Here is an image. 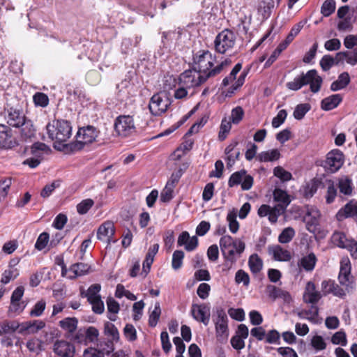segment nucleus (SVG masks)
<instances>
[{"instance_id": "1", "label": "nucleus", "mask_w": 357, "mask_h": 357, "mask_svg": "<svg viewBox=\"0 0 357 357\" xmlns=\"http://www.w3.org/2000/svg\"><path fill=\"white\" fill-rule=\"evenodd\" d=\"M195 67L185 70L178 77V85H183L189 89L198 86L208 79L215 77L231 63L229 59H226L215 66V56L206 50L199 51L194 57Z\"/></svg>"}, {"instance_id": "2", "label": "nucleus", "mask_w": 357, "mask_h": 357, "mask_svg": "<svg viewBox=\"0 0 357 357\" xmlns=\"http://www.w3.org/2000/svg\"><path fill=\"white\" fill-rule=\"evenodd\" d=\"M49 137L55 142V144H61L66 142L72 135V127L70 123L66 120H54L46 126ZM54 148L59 149L56 144Z\"/></svg>"}, {"instance_id": "3", "label": "nucleus", "mask_w": 357, "mask_h": 357, "mask_svg": "<svg viewBox=\"0 0 357 357\" xmlns=\"http://www.w3.org/2000/svg\"><path fill=\"white\" fill-rule=\"evenodd\" d=\"M100 132L93 126H86L79 128L76 135V141L63 145L71 151H78L84 149L85 144H89L96 141Z\"/></svg>"}, {"instance_id": "4", "label": "nucleus", "mask_w": 357, "mask_h": 357, "mask_svg": "<svg viewBox=\"0 0 357 357\" xmlns=\"http://www.w3.org/2000/svg\"><path fill=\"white\" fill-rule=\"evenodd\" d=\"M345 156L343 152L339 149L330 151L324 160L319 162V165L324 168L326 172L334 174L339 171L344 163Z\"/></svg>"}, {"instance_id": "5", "label": "nucleus", "mask_w": 357, "mask_h": 357, "mask_svg": "<svg viewBox=\"0 0 357 357\" xmlns=\"http://www.w3.org/2000/svg\"><path fill=\"white\" fill-rule=\"evenodd\" d=\"M236 41L234 33L229 29H224L220 32L214 40L215 50L220 54H225L234 47Z\"/></svg>"}, {"instance_id": "6", "label": "nucleus", "mask_w": 357, "mask_h": 357, "mask_svg": "<svg viewBox=\"0 0 357 357\" xmlns=\"http://www.w3.org/2000/svg\"><path fill=\"white\" fill-rule=\"evenodd\" d=\"M114 130L119 136L127 137L136 131L134 120L132 116L120 115L114 121Z\"/></svg>"}, {"instance_id": "7", "label": "nucleus", "mask_w": 357, "mask_h": 357, "mask_svg": "<svg viewBox=\"0 0 357 357\" xmlns=\"http://www.w3.org/2000/svg\"><path fill=\"white\" fill-rule=\"evenodd\" d=\"M213 321L217 340L220 342H226L229 336L228 317L223 309L217 310Z\"/></svg>"}, {"instance_id": "8", "label": "nucleus", "mask_w": 357, "mask_h": 357, "mask_svg": "<svg viewBox=\"0 0 357 357\" xmlns=\"http://www.w3.org/2000/svg\"><path fill=\"white\" fill-rule=\"evenodd\" d=\"M171 105V101L165 95L161 93L154 94L149 102V108L154 116H160L165 113Z\"/></svg>"}, {"instance_id": "9", "label": "nucleus", "mask_w": 357, "mask_h": 357, "mask_svg": "<svg viewBox=\"0 0 357 357\" xmlns=\"http://www.w3.org/2000/svg\"><path fill=\"white\" fill-rule=\"evenodd\" d=\"M243 190H250L253 185V177L244 169L233 173L228 181V185L232 188L240 185Z\"/></svg>"}, {"instance_id": "10", "label": "nucleus", "mask_w": 357, "mask_h": 357, "mask_svg": "<svg viewBox=\"0 0 357 357\" xmlns=\"http://www.w3.org/2000/svg\"><path fill=\"white\" fill-rule=\"evenodd\" d=\"M300 75L303 86L310 84V91L314 93L319 91L323 80L316 70H310L306 73H302Z\"/></svg>"}, {"instance_id": "11", "label": "nucleus", "mask_w": 357, "mask_h": 357, "mask_svg": "<svg viewBox=\"0 0 357 357\" xmlns=\"http://www.w3.org/2000/svg\"><path fill=\"white\" fill-rule=\"evenodd\" d=\"M115 234V227L114 223L107 221L102 223L98 229L97 238L102 242H105L107 245L112 243H116L117 239L114 238Z\"/></svg>"}, {"instance_id": "12", "label": "nucleus", "mask_w": 357, "mask_h": 357, "mask_svg": "<svg viewBox=\"0 0 357 357\" xmlns=\"http://www.w3.org/2000/svg\"><path fill=\"white\" fill-rule=\"evenodd\" d=\"M4 119L10 126L14 128H20L26 119L21 110L13 107L5 109Z\"/></svg>"}, {"instance_id": "13", "label": "nucleus", "mask_w": 357, "mask_h": 357, "mask_svg": "<svg viewBox=\"0 0 357 357\" xmlns=\"http://www.w3.org/2000/svg\"><path fill=\"white\" fill-rule=\"evenodd\" d=\"M353 277L351 275V264L349 259H343L340 262V270L338 275L340 283L347 289L352 288Z\"/></svg>"}, {"instance_id": "14", "label": "nucleus", "mask_w": 357, "mask_h": 357, "mask_svg": "<svg viewBox=\"0 0 357 357\" xmlns=\"http://www.w3.org/2000/svg\"><path fill=\"white\" fill-rule=\"evenodd\" d=\"M192 317L197 321L207 326L210 320V307L206 304H192L191 307Z\"/></svg>"}, {"instance_id": "15", "label": "nucleus", "mask_w": 357, "mask_h": 357, "mask_svg": "<svg viewBox=\"0 0 357 357\" xmlns=\"http://www.w3.org/2000/svg\"><path fill=\"white\" fill-rule=\"evenodd\" d=\"M105 334L111 337V340L108 341L105 345L107 348L102 347V349L107 354H109L114 351V345L112 341L117 342L119 339V333L116 327L110 322H107L105 324Z\"/></svg>"}, {"instance_id": "16", "label": "nucleus", "mask_w": 357, "mask_h": 357, "mask_svg": "<svg viewBox=\"0 0 357 357\" xmlns=\"http://www.w3.org/2000/svg\"><path fill=\"white\" fill-rule=\"evenodd\" d=\"M303 297V301L305 303L315 305V304H317L321 299L322 296L320 291L316 290L314 283L309 281L306 284Z\"/></svg>"}, {"instance_id": "17", "label": "nucleus", "mask_w": 357, "mask_h": 357, "mask_svg": "<svg viewBox=\"0 0 357 357\" xmlns=\"http://www.w3.org/2000/svg\"><path fill=\"white\" fill-rule=\"evenodd\" d=\"M54 352L60 357H73L75 354V347L66 340H56L54 344Z\"/></svg>"}, {"instance_id": "18", "label": "nucleus", "mask_w": 357, "mask_h": 357, "mask_svg": "<svg viewBox=\"0 0 357 357\" xmlns=\"http://www.w3.org/2000/svg\"><path fill=\"white\" fill-rule=\"evenodd\" d=\"M198 238L196 236L192 237L188 231H182L178 237L177 245L178 246H184V248L188 252L195 250L198 246Z\"/></svg>"}, {"instance_id": "19", "label": "nucleus", "mask_w": 357, "mask_h": 357, "mask_svg": "<svg viewBox=\"0 0 357 357\" xmlns=\"http://www.w3.org/2000/svg\"><path fill=\"white\" fill-rule=\"evenodd\" d=\"M357 218V201L351 200L344 207L341 208L336 214L339 221L348 218Z\"/></svg>"}, {"instance_id": "20", "label": "nucleus", "mask_w": 357, "mask_h": 357, "mask_svg": "<svg viewBox=\"0 0 357 357\" xmlns=\"http://www.w3.org/2000/svg\"><path fill=\"white\" fill-rule=\"evenodd\" d=\"M45 326V322L41 320L24 321L20 324L18 333L22 335L36 333L39 330L43 328Z\"/></svg>"}, {"instance_id": "21", "label": "nucleus", "mask_w": 357, "mask_h": 357, "mask_svg": "<svg viewBox=\"0 0 357 357\" xmlns=\"http://www.w3.org/2000/svg\"><path fill=\"white\" fill-rule=\"evenodd\" d=\"M245 250V243L241 241L236 243V244L231 246V248H227L225 251L222 252L224 258L234 263L236 261V255H240Z\"/></svg>"}, {"instance_id": "22", "label": "nucleus", "mask_w": 357, "mask_h": 357, "mask_svg": "<svg viewBox=\"0 0 357 357\" xmlns=\"http://www.w3.org/2000/svg\"><path fill=\"white\" fill-rule=\"evenodd\" d=\"M337 187L339 188L340 193L345 196H351L354 188L353 181L349 176H342L338 178Z\"/></svg>"}, {"instance_id": "23", "label": "nucleus", "mask_w": 357, "mask_h": 357, "mask_svg": "<svg viewBox=\"0 0 357 357\" xmlns=\"http://www.w3.org/2000/svg\"><path fill=\"white\" fill-rule=\"evenodd\" d=\"M320 213L317 208H312L309 209L305 216L307 229L313 232L319 225Z\"/></svg>"}, {"instance_id": "24", "label": "nucleus", "mask_w": 357, "mask_h": 357, "mask_svg": "<svg viewBox=\"0 0 357 357\" xmlns=\"http://www.w3.org/2000/svg\"><path fill=\"white\" fill-rule=\"evenodd\" d=\"M325 181L321 177H315L310 180L304 188L305 197H312L320 188H324Z\"/></svg>"}, {"instance_id": "25", "label": "nucleus", "mask_w": 357, "mask_h": 357, "mask_svg": "<svg viewBox=\"0 0 357 357\" xmlns=\"http://www.w3.org/2000/svg\"><path fill=\"white\" fill-rule=\"evenodd\" d=\"M342 101V95L337 93L324 98L321 102V108L324 111H330L336 108Z\"/></svg>"}, {"instance_id": "26", "label": "nucleus", "mask_w": 357, "mask_h": 357, "mask_svg": "<svg viewBox=\"0 0 357 357\" xmlns=\"http://www.w3.org/2000/svg\"><path fill=\"white\" fill-rule=\"evenodd\" d=\"M268 252L273 255L276 261H288L291 259V255L289 251L282 248L280 245H273L268 248Z\"/></svg>"}, {"instance_id": "27", "label": "nucleus", "mask_w": 357, "mask_h": 357, "mask_svg": "<svg viewBox=\"0 0 357 357\" xmlns=\"http://www.w3.org/2000/svg\"><path fill=\"white\" fill-rule=\"evenodd\" d=\"M324 187L326 188L324 195L325 201L327 204H333L337 195V189L335 181L332 179H326Z\"/></svg>"}, {"instance_id": "28", "label": "nucleus", "mask_w": 357, "mask_h": 357, "mask_svg": "<svg viewBox=\"0 0 357 357\" xmlns=\"http://www.w3.org/2000/svg\"><path fill=\"white\" fill-rule=\"evenodd\" d=\"M20 324L16 321L5 320L0 322V335H10L14 337L15 332L20 331Z\"/></svg>"}, {"instance_id": "29", "label": "nucleus", "mask_w": 357, "mask_h": 357, "mask_svg": "<svg viewBox=\"0 0 357 357\" xmlns=\"http://www.w3.org/2000/svg\"><path fill=\"white\" fill-rule=\"evenodd\" d=\"M319 307L317 305H311L308 310H303L297 313L301 319H307L313 324L318 323Z\"/></svg>"}, {"instance_id": "30", "label": "nucleus", "mask_w": 357, "mask_h": 357, "mask_svg": "<svg viewBox=\"0 0 357 357\" xmlns=\"http://www.w3.org/2000/svg\"><path fill=\"white\" fill-rule=\"evenodd\" d=\"M317 261L316 255L313 252H310L298 261V266L305 271H312L315 267Z\"/></svg>"}, {"instance_id": "31", "label": "nucleus", "mask_w": 357, "mask_h": 357, "mask_svg": "<svg viewBox=\"0 0 357 357\" xmlns=\"http://www.w3.org/2000/svg\"><path fill=\"white\" fill-rule=\"evenodd\" d=\"M101 286L100 284H91L85 292L84 290L81 291V296L87 298L89 303L101 299L100 291Z\"/></svg>"}, {"instance_id": "32", "label": "nucleus", "mask_w": 357, "mask_h": 357, "mask_svg": "<svg viewBox=\"0 0 357 357\" xmlns=\"http://www.w3.org/2000/svg\"><path fill=\"white\" fill-rule=\"evenodd\" d=\"M350 82V76L347 72L342 73L337 79L331 84V90L333 91H340L346 88Z\"/></svg>"}, {"instance_id": "33", "label": "nucleus", "mask_w": 357, "mask_h": 357, "mask_svg": "<svg viewBox=\"0 0 357 357\" xmlns=\"http://www.w3.org/2000/svg\"><path fill=\"white\" fill-rule=\"evenodd\" d=\"M238 144L237 141H234L231 142L229 145H228L225 151V153L227 155V167H231L234 165L235 161L238 159L240 152L236 151L233 153L234 148Z\"/></svg>"}, {"instance_id": "34", "label": "nucleus", "mask_w": 357, "mask_h": 357, "mask_svg": "<svg viewBox=\"0 0 357 357\" xmlns=\"http://www.w3.org/2000/svg\"><path fill=\"white\" fill-rule=\"evenodd\" d=\"M20 128H21V137L24 140L31 139L35 137L36 129L31 120L26 119Z\"/></svg>"}, {"instance_id": "35", "label": "nucleus", "mask_w": 357, "mask_h": 357, "mask_svg": "<svg viewBox=\"0 0 357 357\" xmlns=\"http://www.w3.org/2000/svg\"><path fill=\"white\" fill-rule=\"evenodd\" d=\"M351 239H348L344 232L335 231L331 236L332 243L340 248H346Z\"/></svg>"}, {"instance_id": "36", "label": "nucleus", "mask_w": 357, "mask_h": 357, "mask_svg": "<svg viewBox=\"0 0 357 357\" xmlns=\"http://www.w3.org/2000/svg\"><path fill=\"white\" fill-rule=\"evenodd\" d=\"M273 0H260L258 4V12L261 14L264 18L269 17L271 10L274 8Z\"/></svg>"}, {"instance_id": "37", "label": "nucleus", "mask_w": 357, "mask_h": 357, "mask_svg": "<svg viewBox=\"0 0 357 357\" xmlns=\"http://www.w3.org/2000/svg\"><path fill=\"white\" fill-rule=\"evenodd\" d=\"M280 157V151L275 149L266 151H262L257 155L260 162H272L278 160Z\"/></svg>"}, {"instance_id": "38", "label": "nucleus", "mask_w": 357, "mask_h": 357, "mask_svg": "<svg viewBox=\"0 0 357 357\" xmlns=\"http://www.w3.org/2000/svg\"><path fill=\"white\" fill-rule=\"evenodd\" d=\"M90 266L84 263H76L73 264L69 269L70 272L73 273V275L69 276L70 278H75L78 276H82L89 272Z\"/></svg>"}, {"instance_id": "39", "label": "nucleus", "mask_w": 357, "mask_h": 357, "mask_svg": "<svg viewBox=\"0 0 357 357\" xmlns=\"http://www.w3.org/2000/svg\"><path fill=\"white\" fill-rule=\"evenodd\" d=\"M321 285L324 287L329 285V288L326 291V294L331 293L334 296L340 298H343L346 295L345 291L332 280H324L321 282Z\"/></svg>"}, {"instance_id": "40", "label": "nucleus", "mask_w": 357, "mask_h": 357, "mask_svg": "<svg viewBox=\"0 0 357 357\" xmlns=\"http://www.w3.org/2000/svg\"><path fill=\"white\" fill-rule=\"evenodd\" d=\"M11 135L9 128L5 125L0 124V148H8L10 146Z\"/></svg>"}, {"instance_id": "41", "label": "nucleus", "mask_w": 357, "mask_h": 357, "mask_svg": "<svg viewBox=\"0 0 357 357\" xmlns=\"http://www.w3.org/2000/svg\"><path fill=\"white\" fill-rule=\"evenodd\" d=\"M273 199L275 202H278V204L288 206L291 202L289 195L287 192L280 188H276L273 191Z\"/></svg>"}, {"instance_id": "42", "label": "nucleus", "mask_w": 357, "mask_h": 357, "mask_svg": "<svg viewBox=\"0 0 357 357\" xmlns=\"http://www.w3.org/2000/svg\"><path fill=\"white\" fill-rule=\"evenodd\" d=\"M77 323L78 321L76 318L67 317L59 321V326L68 333H73L77 328Z\"/></svg>"}, {"instance_id": "43", "label": "nucleus", "mask_w": 357, "mask_h": 357, "mask_svg": "<svg viewBox=\"0 0 357 357\" xmlns=\"http://www.w3.org/2000/svg\"><path fill=\"white\" fill-rule=\"evenodd\" d=\"M19 275V271L15 266H9V268L2 273L1 282L3 284L9 283Z\"/></svg>"}, {"instance_id": "44", "label": "nucleus", "mask_w": 357, "mask_h": 357, "mask_svg": "<svg viewBox=\"0 0 357 357\" xmlns=\"http://www.w3.org/2000/svg\"><path fill=\"white\" fill-rule=\"evenodd\" d=\"M248 265L252 273H257L261 270L263 262L258 255L253 254L249 258Z\"/></svg>"}, {"instance_id": "45", "label": "nucleus", "mask_w": 357, "mask_h": 357, "mask_svg": "<svg viewBox=\"0 0 357 357\" xmlns=\"http://www.w3.org/2000/svg\"><path fill=\"white\" fill-rule=\"evenodd\" d=\"M250 69L244 70L241 75H239L238 79L235 82V83L229 89L227 96H231L235 91L241 88L245 80V77L249 73Z\"/></svg>"}, {"instance_id": "46", "label": "nucleus", "mask_w": 357, "mask_h": 357, "mask_svg": "<svg viewBox=\"0 0 357 357\" xmlns=\"http://www.w3.org/2000/svg\"><path fill=\"white\" fill-rule=\"evenodd\" d=\"M287 206H284L281 204H276L274 207H271L270 217H268V220L271 223H275L278 221V218L279 216L282 215Z\"/></svg>"}, {"instance_id": "47", "label": "nucleus", "mask_w": 357, "mask_h": 357, "mask_svg": "<svg viewBox=\"0 0 357 357\" xmlns=\"http://www.w3.org/2000/svg\"><path fill=\"white\" fill-rule=\"evenodd\" d=\"M287 206H284L281 204H276L274 207H271L270 217H268V220L271 223H275L278 221V218L279 216L282 215Z\"/></svg>"}, {"instance_id": "48", "label": "nucleus", "mask_w": 357, "mask_h": 357, "mask_svg": "<svg viewBox=\"0 0 357 357\" xmlns=\"http://www.w3.org/2000/svg\"><path fill=\"white\" fill-rule=\"evenodd\" d=\"M184 252L182 250H175L172 255V266L175 271L178 270L183 265Z\"/></svg>"}, {"instance_id": "49", "label": "nucleus", "mask_w": 357, "mask_h": 357, "mask_svg": "<svg viewBox=\"0 0 357 357\" xmlns=\"http://www.w3.org/2000/svg\"><path fill=\"white\" fill-rule=\"evenodd\" d=\"M337 56H342L347 63L355 66L357 64V48L352 52H340L337 54Z\"/></svg>"}, {"instance_id": "50", "label": "nucleus", "mask_w": 357, "mask_h": 357, "mask_svg": "<svg viewBox=\"0 0 357 357\" xmlns=\"http://www.w3.org/2000/svg\"><path fill=\"white\" fill-rule=\"evenodd\" d=\"M161 314V309L159 303H156L155 304V307L153 310L151 312L149 317V326L153 328L155 327L160 319V316Z\"/></svg>"}, {"instance_id": "51", "label": "nucleus", "mask_w": 357, "mask_h": 357, "mask_svg": "<svg viewBox=\"0 0 357 357\" xmlns=\"http://www.w3.org/2000/svg\"><path fill=\"white\" fill-rule=\"evenodd\" d=\"M335 0H326L321 7V13L324 17H328L335 12Z\"/></svg>"}, {"instance_id": "52", "label": "nucleus", "mask_w": 357, "mask_h": 357, "mask_svg": "<svg viewBox=\"0 0 357 357\" xmlns=\"http://www.w3.org/2000/svg\"><path fill=\"white\" fill-rule=\"evenodd\" d=\"M295 236V231L292 227H287L282 230L278 236V241L281 243L290 242Z\"/></svg>"}, {"instance_id": "53", "label": "nucleus", "mask_w": 357, "mask_h": 357, "mask_svg": "<svg viewBox=\"0 0 357 357\" xmlns=\"http://www.w3.org/2000/svg\"><path fill=\"white\" fill-rule=\"evenodd\" d=\"M310 109V105L307 103L298 105L294 111V117L297 120H301L305 114Z\"/></svg>"}, {"instance_id": "54", "label": "nucleus", "mask_w": 357, "mask_h": 357, "mask_svg": "<svg viewBox=\"0 0 357 357\" xmlns=\"http://www.w3.org/2000/svg\"><path fill=\"white\" fill-rule=\"evenodd\" d=\"M93 205L94 202L93 199H84L77 205V211L80 215L86 214Z\"/></svg>"}, {"instance_id": "55", "label": "nucleus", "mask_w": 357, "mask_h": 357, "mask_svg": "<svg viewBox=\"0 0 357 357\" xmlns=\"http://www.w3.org/2000/svg\"><path fill=\"white\" fill-rule=\"evenodd\" d=\"M273 174L282 181H289L292 178L291 174L280 166L274 168Z\"/></svg>"}, {"instance_id": "56", "label": "nucleus", "mask_w": 357, "mask_h": 357, "mask_svg": "<svg viewBox=\"0 0 357 357\" xmlns=\"http://www.w3.org/2000/svg\"><path fill=\"white\" fill-rule=\"evenodd\" d=\"M12 181L10 178H6L0 181V202L7 196Z\"/></svg>"}, {"instance_id": "57", "label": "nucleus", "mask_w": 357, "mask_h": 357, "mask_svg": "<svg viewBox=\"0 0 357 357\" xmlns=\"http://www.w3.org/2000/svg\"><path fill=\"white\" fill-rule=\"evenodd\" d=\"M266 290L268 296L273 300H275L278 298H280L285 294H288V293L283 291L280 288H278L277 287L272 284L268 285L266 287Z\"/></svg>"}, {"instance_id": "58", "label": "nucleus", "mask_w": 357, "mask_h": 357, "mask_svg": "<svg viewBox=\"0 0 357 357\" xmlns=\"http://www.w3.org/2000/svg\"><path fill=\"white\" fill-rule=\"evenodd\" d=\"M26 304L24 301H10V305L8 308V313L11 315L20 314L25 308Z\"/></svg>"}, {"instance_id": "59", "label": "nucleus", "mask_w": 357, "mask_h": 357, "mask_svg": "<svg viewBox=\"0 0 357 357\" xmlns=\"http://www.w3.org/2000/svg\"><path fill=\"white\" fill-rule=\"evenodd\" d=\"M33 100L36 106L42 107H46L49 103L48 96L45 93L41 92L36 93L33 95Z\"/></svg>"}, {"instance_id": "60", "label": "nucleus", "mask_w": 357, "mask_h": 357, "mask_svg": "<svg viewBox=\"0 0 357 357\" xmlns=\"http://www.w3.org/2000/svg\"><path fill=\"white\" fill-rule=\"evenodd\" d=\"M331 342L334 344H340L343 347L347 345V340L344 331H339L336 332L331 337Z\"/></svg>"}, {"instance_id": "61", "label": "nucleus", "mask_w": 357, "mask_h": 357, "mask_svg": "<svg viewBox=\"0 0 357 357\" xmlns=\"http://www.w3.org/2000/svg\"><path fill=\"white\" fill-rule=\"evenodd\" d=\"M50 239L49 234L47 232L41 233L38 237L35 243V248L38 250H43L47 245Z\"/></svg>"}, {"instance_id": "62", "label": "nucleus", "mask_w": 357, "mask_h": 357, "mask_svg": "<svg viewBox=\"0 0 357 357\" xmlns=\"http://www.w3.org/2000/svg\"><path fill=\"white\" fill-rule=\"evenodd\" d=\"M280 335L276 330H271L265 335V342L268 344H280Z\"/></svg>"}, {"instance_id": "63", "label": "nucleus", "mask_w": 357, "mask_h": 357, "mask_svg": "<svg viewBox=\"0 0 357 357\" xmlns=\"http://www.w3.org/2000/svg\"><path fill=\"white\" fill-rule=\"evenodd\" d=\"M244 111L240 106L236 107L231 110V121L234 124H238L243 119Z\"/></svg>"}, {"instance_id": "64", "label": "nucleus", "mask_w": 357, "mask_h": 357, "mask_svg": "<svg viewBox=\"0 0 357 357\" xmlns=\"http://www.w3.org/2000/svg\"><path fill=\"white\" fill-rule=\"evenodd\" d=\"M287 116V112L285 109L280 110L276 116L272 120V126L274 128H279L284 122Z\"/></svg>"}]
</instances>
